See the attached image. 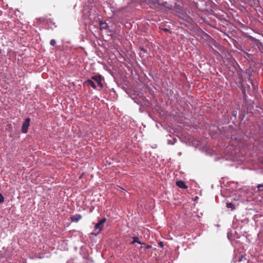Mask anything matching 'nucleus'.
<instances>
[{"mask_svg":"<svg viewBox=\"0 0 263 263\" xmlns=\"http://www.w3.org/2000/svg\"><path fill=\"white\" fill-rule=\"evenodd\" d=\"M243 259V257L242 256H241V257L239 259L238 261H241Z\"/></svg>","mask_w":263,"mask_h":263,"instance_id":"nucleus-16","label":"nucleus"},{"mask_svg":"<svg viewBox=\"0 0 263 263\" xmlns=\"http://www.w3.org/2000/svg\"><path fill=\"white\" fill-rule=\"evenodd\" d=\"M159 244V245H160V246H161V247H162V246H163V242H160Z\"/></svg>","mask_w":263,"mask_h":263,"instance_id":"nucleus-17","label":"nucleus"},{"mask_svg":"<svg viewBox=\"0 0 263 263\" xmlns=\"http://www.w3.org/2000/svg\"><path fill=\"white\" fill-rule=\"evenodd\" d=\"M149 3L151 5V7L153 6L155 7L162 9L164 8V11L172 9V6L163 0H149Z\"/></svg>","mask_w":263,"mask_h":263,"instance_id":"nucleus-1","label":"nucleus"},{"mask_svg":"<svg viewBox=\"0 0 263 263\" xmlns=\"http://www.w3.org/2000/svg\"><path fill=\"white\" fill-rule=\"evenodd\" d=\"M176 185L181 189H186L187 188V186L186 185L184 182L182 180L177 181Z\"/></svg>","mask_w":263,"mask_h":263,"instance_id":"nucleus-6","label":"nucleus"},{"mask_svg":"<svg viewBox=\"0 0 263 263\" xmlns=\"http://www.w3.org/2000/svg\"><path fill=\"white\" fill-rule=\"evenodd\" d=\"M177 141L176 139H173V140L171 139H167V143L168 144L173 145Z\"/></svg>","mask_w":263,"mask_h":263,"instance_id":"nucleus-11","label":"nucleus"},{"mask_svg":"<svg viewBox=\"0 0 263 263\" xmlns=\"http://www.w3.org/2000/svg\"><path fill=\"white\" fill-rule=\"evenodd\" d=\"M30 119L28 118L26 119L23 122L22 126V131L23 133H27L28 132V128L30 125Z\"/></svg>","mask_w":263,"mask_h":263,"instance_id":"nucleus-2","label":"nucleus"},{"mask_svg":"<svg viewBox=\"0 0 263 263\" xmlns=\"http://www.w3.org/2000/svg\"><path fill=\"white\" fill-rule=\"evenodd\" d=\"M258 189V192L261 194L263 195V183L258 184L257 186Z\"/></svg>","mask_w":263,"mask_h":263,"instance_id":"nucleus-10","label":"nucleus"},{"mask_svg":"<svg viewBox=\"0 0 263 263\" xmlns=\"http://www.w3.org/2000/svg\"><path fill=\"white\" fill-rule=\"evenodd\" d=\"M144 245L145 246V248L146 249H151L152 248V246L151 245H146L145 243Z\"/></svg>","mask_w":263,"mask_h":263,"instance_id":"nucleus-15","label":"nucleus"},{"mask_svg":"<svg viewBox=\"0 0 263 263\" xmlns=\"http://www.w3.org/2000/svg\"><path fill=\"white\" fill-rule=\"evenodd\" d=\"M133 241L130 242V245H134L135 243L137 242L140 245H145V243L139 241V238L138 237H133Z\"/></svg>","mask_w":263,"mask_h":263,"instance_id":"nucleus-8","label":"nucleus"},{"mask_svg":"<svg viewBox=\"0 0 263 263\" xmlns=\"http://www.w3.org/2000/svg\"><path fill=\"white\" fill-rule=\"evenodd\" d=\"M100 25L101 30L106 29L108 27V24L105 22H100Z\"/></svg>","mask_w":263,"mask_h":263,"instance_id":"nucleus-9","label":"nucleus"},{"mask_svg":"<svg viewBox=\"0 0 263 263\" xmlns=\"http://www.w3.org/2000/svg\"><path fill=\"white\" fill-rule=\"evenodd\" d=\"M227 207L228 208H231L232 210H234L235 209L234 205L231 203H227Z\"/></svg>","mask_w":263,"mask_h":263,"instance_id":"nucleus-12","label":"nucleus"},{"mask_svg":"<svg viewBox=\"0 0 263 263\" xmlns=\"http://www.w3.org/2000/svg\"><path fill=\"white\" fill-rule=\"evenodd\" d=\"M106 219L105 218H102L99 221L96 223L95 226V228L96 229H99L100 230H102V224L105 222Z\"/></svg>","mask_w":263,"mask_h":263,"instance_id":"nucleus-4","label":"nucleus"},{"mask_svg":"<svg viewBox=\"0 0 263 263\" xmlns=\"http://www.w3.org/2000/svg\"><path fill=\"white\" fill-rule=\"evenodd\" d=\"M50 44L52 46H54L56 44V41L54 40H51L50 42Z\"/></svg>","mask_w":263,"mask_h":263,"instance_id":"nucleus-13","label":"nucleus"},{"mask_svg":"<svg viewBox=\"0 0 263 263\" xmlns=\"http://www.w3.org/2000/svg\"><path fill=\"white\" fill-rule=\"evenodd\" d=\"M82 218V216L80 214H76L70 217L71 220L72 222H77Z\"/></svg>","mask_w":263,"mask_h":263,"instance_id":"nucleus-5","label":"nucleus"},{"mask_svg":"<svg viewBox=\"0 0 263 263\" xmlns=\"http://www.w3.org/2000/svg\"><path fill=\"white\" fill-rule=\"evenodd\" d=\"M163 30H164V31H165V32H167V31H168V30L167 28H164V29H163Z\"/></svg>","mask_w":263,"mask_h":263,"instance_id":"nucleus-18","label":"nucleus"},{"mask_svg":"<svg viewBox=\"0 0 263 263\" xmlns=\"http://www.w3.org/2000/svg\"><path fill=\"white\" fill-rule=\"evenodd\" d=\"M91 79L95 81L98 83V85L100 87L102 88L103 87V85L102 83V78H101V76L100 75H96V76H92L91 77Z\"/></svg>","mask_w":263,"mask_h":263,"instance_id":"nucleus-3","label":"nucleus"},{"mask_svg":"<svg viewBox=\"0 0 263 263\" xmlns=\"http://www.w3.org/2000/svg\"><path fill=\"white\" fill-rule=\"evenodd\" d=\"M4 201V197L2 194L0 193V203L3 202Z\"/></svg>","mask_w":263,"mask_h":263,"instance_id":"nucleus-14","label":"nucleus"},{"mask_svg":"<svg viewBox=\"0 0 263 263\" xmlns=\"http://www.w3.org/2000/svg\"><path fill=\"white\" fill-rule=\"evenodd\" d=\"M84 84L85 85H87L91 86L93 89H96V84H95V83L91 80L88 79V80H86L84 82Z\"/></svg>","mask_w":263,"mask_h":263,"instance_id":"nucleus-7","label":"nucleus"}]
</instances>
